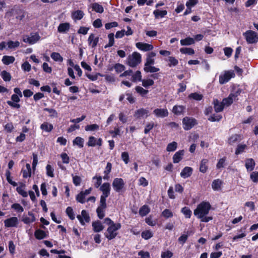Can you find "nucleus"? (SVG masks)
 Here are the masks:
<instances>
[{
    "label": "nucleus",
    "mask_w": 258,
    "mask_h": 258,
    "mask_svg": "<svg viewBox=\"0 0 258 258\" xmlns=\"http://www.w3.org/2000/svg\"><path fill=\"white\" fill-rule=\"evenodd\" d=\"M121 226V224L119 223H116L113 226H109L107 229V233L104 234L105 237L109 240L115 238L117 235L116 231L119 230Z\"/></svg>",
    "instance_id": "nucleus-4"
},
{
    "label": "nucleus",
    "mask_w": 258,
    "mask_h": 258,
    "mask_svg": "<svg viewBox=\"0 0 258 258\" xmlns=\"http://www.w3.org/2000/svg\"><path fill=\"white\" fill-rule=\"evenodd\" d=\"M85 197L84 193L81 191L77 195L76 201L81 204H84L85 203Z\"/></svg>",
    "instance_id": "nucleus-59"
},
{
    "label": "nucleus",
    "mask_w": 258,
    "mask_h": 258,
    "mask_svg": "<svg viewBox=\"0 0 258 258\" xmlns=\"http://www.w3.org/2000/svg\"><path fill=\"white\" fill-rule=\"evenodd\" d=\"M105 209L106 208H102L100 207H97L96 209L97 216L100 219H102L104 218L105 216Z\"/></svg>",
    "instance_id": "nucleus-57"
},
{
    "label": "nucleus",
    "mask_w": 258,
    "mask_h": 258,
    "mask_svg": "<svg viewBox=\"0 0 258 258\" xmlns=\"http://www.w3.org/2000/svg\"><path fill=\"white\" fill-rule=\"evenodd\" d=\"M213 104L215 112H220L223 111L224 106L222 102H220L217 99H214L213 101Z\"/></svg>",
    "instance_id": "nucleus-22"
},
{
    "label": "nucleus",
    "mask_w": 258,
    "mask_h": 258,
    "mask_svg": "<svg viewBox=\"0 0 258 258\" xmlns=\"http://www.w3.org/2000/svg\"><path fill=\"white\" fill-rule=\"evenodd\" d=\"M88 42L89 45H91L92 48H94L99 42V37H95V35L91 33L89 36Z\"/></svg>",
    "instance_id": "nucleus-20"
},
{
    "label": "nucleus",
    "mask_w": 258,
    "mask_h": 258,
    "mask_svg": "<svg viewBox=\"0 0 258 258\" xmlns=\"http://www.w3.org/2000/svg\"><path fill=\"white\" fill-rule=\"evenodd\" d=\"M211 208V205L209 202L203 201L194 210V214L197 218H202L209 213Z\"/></svg>",
    "instance_id": "nucleus-1"
},
{
    "label": "nucleus",
    "mask_w": 258,
    "mask_h": 258,
    "mask_svg": "<svg viewBox=\"0 0 258 258\" xmlns=\"http://www.w3.org/2000/svg\"><path fill=\"white\" fill-rule=\"evenodd\" d=\"M144 70L146 73H156L159 72L160 69L158 68L150 65L147 67H144Z\"/></svg>",
    "instance_id": "nucleus-47"
},
{
    "label": "nucleus",
    "mask_w": 258,
    "mask_h": 258,
    "mask_svg": "<svg viewBox=\"0 0 258 258\" xmlns=\"http://www.w3.org/2000/svg\"><path fill=\"white\" fill-rule=\"evenodd\" d=\"M50 56L55 61L62 62L63 61V57L58 52H53L51 53Z\"/></svg>",
    "instance_id": "nucleus-41"
},
{
    "label": "nucleus",
    "mask_w": 258,
    "mask_h": 258,
    "mask_svg": "<svg viewBox=\"0 0 258 258\" xmlns=\"http://www.w3.org/2000/svg\"><path fill=\"white\" fill-rule=\"evenodd\" d=\"M132 81L134 82L142 81V75L140 71H136L135 74L132 75Z\"/></svg>",
    "instance_id": "nucleus-49"
},
{
    "label": "nucleus",
    "mask_w": 258,
    "mask_h": 258,
    "mask_svg": "<svg viewBox=\"0 0 258 258\" xmlns=\"http://www.w3.org/2000/svg\"><path fill=\"white\" fill-rule=\"evenodd\" d=\"M96 139L93 136H90L88 138V142L87 143V145L89 147H95L96 146Z\"/></svg>",
    "instance_id": "nucleus-64"
},
{
    "label": "nucleus",
    "mask_w": 258,
    "mask_h": 258,
    "mask_svg": "<svg viewBox=\"0 0 258 258\" xmlns=\"http://www.w3.org/2000/svg\"><path fill=\"white\" fill-rule=\"evenodd\" d=\"M45 111H47L49 113V117H57L58 116V113L53 108H45L44 109Z\"/></svg>",
    "instance_id": "nucleus-52"
},
{
    "label": "nucleus",
    "mask_w": 258,
    "mask_h": 258,
    "mask_svg": "<svg viewBox=\"0 0 258 258\" xmlns=\"http://www.w3.org/2000/svg\"><path fill=\"white\" fill-rule=\"evenodd\" d=\"M35 237L38 240H41L46 237L45 232L41 229H37L34 232Z\"/></svg>",
    "instance_id": "nucleus-31"
},
{
    "label": "nucleus",
    "mask_w": 258,
    "mask_h": 258,
    "mask_svg": "<svg viewBox=\"0 0 258 258\" xmlns=\"http://www.w3.org/2000/svg\"><path fill=\"white\" fill-rule=\"evenodd\" d=\"M46 174L48 176L50 177H53L54 176L53 171L54 169L49 164H47L46 167Z\"/></svg>",
    "instance_id": "nucleus-62"
},
{
    "label": "nucleus",
    "mask_w": 258,
    "mask_h": 258,
    "mask_svg": "<svg viewBox=\"0 0 258 258\" xmlns=\"http://www.w3.org/2000/svg\"><path fill=\"white\" fill-rule=\"evenodd\" d=\"M40 39V36L38 33H31L30 36L27 38H24L23 41L25 42L28 43L30 44H34Z\"/></svg>",
    "instance_id": "nucleus-8"
},
{
    "label": "nucleus",
    "mask_w": 258,
    "mask_h": 258,
    "mask_svg": "<svg viewBox=\"0 0 258 258\" xmlns=\"http://www.w3.org/2000/svg\"><path fill=\"white\" fill-rule=\"evenodd\" d=\"M84 16V12L81 10H77L72 13V18L74 20H80L83 18Z\"/></svg>",
    "instance_id": "nucleus-34"
},
{
    "label": "nucleus",
    "mask_w": 258,
    "mask_h": 258,
    "mask_svg": "<svg viewBox=\"0 0 258 258\" xmlns=\"http://www.w3.org/2000/svg\"><path fill=\"white\" fill-rule=\"evenodd\" d=\"M181 212L184 215L185 218H190L192 215V211L187 207H184L181 210Z\"/></svg>",
    "instance_id": "nucleus-40"
},
{
    "label": "nucleus",
    "mask_w": 258,
    "mask_h": 258,
    "mask_svg": "<svg viewBox=\"0 0 258 258\" xmlns=\"http://www.w3.org/2000/svg\"><path fill=\"white\" fill-rule=\"evenodd\" d=\"M161 215L166 219L171 218L173 217V213L168 209H166L161 213Z\"/></svg>",
    "instance_id": "nucleus-56"
},
{
    "label": "nucleus",
    "mask_w": 258,
    "mask_h": 258,
    "mask_svg": "<svg viewBox=\"0 0 258 258\" xmlns=\"http://www.w3.org/2000/svg\"><path fill=\"white\" fill-rule=\"evenodd\" d=\"M114 69H115V71L117 73H121L122 71H124L125 70V67L124 65L117 63L114 64Z\"/></svg>",
    "instance_id": "nucleus-63"
},
{
    "label": "nucleus",
    "mask_w": 258,
    "mask_h": 258,
    "mask_svg": "<svg viewBox=\"0 0 258 258\" xmlns=\"http://www.w3.org/2000/svg\"><path fill=\"white\" fill-rule=\"evenodd\" d=\"M222 181L220 179H216L214 180L212 183V187L215 191L220 190Z\"/></svg>",
    "instance_id": "nucleus-28"
},
{
    "label": "nucleus",
    "mask_w": 258,
    "mask_h": 258,
    "mask_svg": "<svg viewBox=\"0 0 258 258\" xmlns=\"http://www.w3.org/2000/svg\"><path fill=\"white\" fill-rule=\"evenodd\" d=\"M247 146L245 144H239L235 152L236 155H239L244 152V150L246 148Z\"/></svg>",
    "instance_id": "nucleus-55"
},
{
    "label": "nucleus",
    "mask_w": 258,
    "mask_h": 258,
    "mask_svg": "<svg viewBox=\"0 0 258 258\" xmlns=\"http://www.w3.org/2000/svg\"><path fill=\"white\" fill-rule=\"evenodd\" d=\"M6 176L8 182L10 184L12 185L13 186H16L17 185V183L15 181H13L12 179H11V172L9 170H7L6 172Z\"/></svg>",
    "instance_id": "nucleus-54"
},
{
    "label": "nucleus",
    "mask_w": 258,
    "mask_h": 258,
    "mask_svg": "<svg viewBox=\"0 0 258 258\" xmlns=\"http://www.w3.org/2000/svg\"><path fill=\"white\" fill-rule=\"evenodd\" d=\"M112 169V164L110 162H107L105 169L104 171V176L103 179L104 180H108L109 178V174L111 172Z\"/></svg>",
    "instance_id": "nucleus-33"
},
{
    "label": "nucleus",
    "mask_w": 258,
    "mask_h": 258,
    "mask_svg": "<svg viewBox=\"0 0 258 258\" xmlns=\"http://www.w3.org/2000/svg\"><path fill=\"white\" fill-rule=\"evenodd\" d=\"M84 139L80 137H77L73 141L74 145H77L79 148H82L84 146Z\"/></svg>",
    "instance_id": "nucleus-36"
},
{
    "label": "nucleus",
    "mask_w": 258,
    "mask_h": 258,
    "mask_svg": "<svg viewBox=\"0 0 258 258\" xmlns=\"http://www.w3.org/2000/svg\"><path fill=\"white\" fill-rule=\"evenodd\" d=\"M153 113L158 117H165L168 115V111L166 108H156L153 111Z\"/></svg>",
    "instance_id": "nucleus-13"
},
{
    "label": "nucleus",
    "mask_w": 258,
    "mask_h": 258,
    "mask_svg": "<svg viewBox=\"0 0 258 258\" xmlns=\"http://www.w3.org/2000/svg\"><path fill=\"white\" fill-rule=\"evenodd\" d=\"M180 52L182 54H187L192 55L195 53L194 50L191 48L182 47L180 49Z\"/></svg>",
    "instance_id": "nucleus-48"
},
{
    "label": "nucleus",
    "mask_w": 258,
    "mask_h": 258,
    "mask_svg": "<svg viewBox=\"0 0 258 258\" xmlns=\"http://www.w3.org/2000/svg\"><path fill=\"white\" fill-rule=\"evenodd\" d=\"M168 61L169 62L168 63L169 67H174L178 64V60L173 56H169Z\"/></svg>",
    "instance_id": "nucleus-58"
},
{
    "label": "nucleus",
    "mask_w": 258,
    "mask_h": 258,
    "mask_svg": "<svg viewBox=\"0 0 258 258\" xmlns=\"http://www.w3.org/2000/svg\"><path fill=\"white\" fill-rule=\"evenodd\" d=\"M11 208L12 209H13L15 210H16L18 213H22L24 211V209L23 207L20 204L18 203L13 204L11 206Z\"/></svg>",
    "instance_id": "nucleus-61"
},
{
    "label": "nucleus",
    "mask_w": 258,
    "mask_h": 258,
    "mask_svg": "<svg viewBox=\"0 0 258 258\" xmlns=\"http://www.w3.org/2000/svg\"><path fill=\"white\" fill-rule=\"evenodd\" d=\"M255 165V161L252 158L246 159L245 166L247 171H252L254 169Z\"/></svg>",
    "instance_id": "nucleus-15"
},
{
    "label": "nucleus",
    "mask_w": 258,
    "mask_h": 258,
    "mask_svg": "<svg viewBox=\"0 0 258 258\" xmlns=\"http://www.w3.org/2000/svg\"><path fill=\"white\" fill-rule=\"evenodd\" d=\"M8 49H14L18 47L20 45V42L18 41H13L9 40L7 42Z\"/></svg>",
    "instance_id": "nucleus-46"
},
{
    "label": "nucleus",
    "mask_w": 258,
    "mask_h": 258,
    "mask_svg": "<svg viewBox=\"0 0 258 258\" xmlns=\"http://www.w3.org/2000/svg\"><path fill=\"white\" fill-rule=\"evenodd\" d=\"M70 29V24L69 23H60L57 27V31L60 33H67Z\"/></svg>",
    "instance_id": "nucleus-18"
},
{
    "label": "nucleus",
    "mask_w": 258,
    "mask_h": 258,
    "mask_svg": "<svg viewBox=\"0 0 258 258\" xmlns=\"http://www.w3.org/2000/svg\"><path fill=\"white\" fill-rule=\"evenodd\" d=\"M40 128L43 131L49 133L53 129V126L51 123H49L48 122H44L41 124Z\"/></svg>",
    "instance_id": "nucleus-25"
},
{
    "label": "nucleus",
    "mask_w": 258,
    "mask_h": 258,
    "mask_svg": "<svg viewBox=\"0 0 258 258\" xmlns=\"http://www.w3.org/2000/svg\"><path fill=\"white\" fill-rule=\"evenodd\" d=\"M242 91V89L239 87V86H233L232 88V92L230 93V95L235 99H237V97L240 95Z\"/></svg>",
    "instance_id": "nucleus-24"
},
{
    "label": "nucleus",
    "mask_w": 258,
    "mask_h": 258,
    "mask_svg": "<svg viewBox=\"0 0 258 258\" xmlns=\"http://www.w3.org/2000/svg\"><path fill=\"white\" fill-rule=\"evenodd\" d=\"M153 14L155 19H159L160 18L164 17L167 14V12L166 10H159L156 9L154 11Z\"/></svg>",
    "instance_id": "nucleus-30"
},
{
    "label": "nucleus",
    "mask_w": 258,
    "mask_h": 258,
    "mask_svg": "<svg viewBox=\"0 0 258 258\" xmlns=\"http://www.w3.org/2000/svg\"><path fill=\"white\" fill-rule=\"evenodd\" d=\"M142 61L141 55L137 52H134L132 55H129L127 57V62L126 64L131 67H136L141 63Z\"/></svg>",
    "instance_id": "nucleus-2"
},
{
    "label": "nucleus",
    "mask_w": 258,
    "mask_h": 258,
    "mask_svg": "<svg viewBox=\"0 0 258 258\" xmlns=\"http://www.w3.org/2000/svg\"><path fill=\"white\" fill-rule=\"evenodd\" d=\"M28 214L31 218H30L28 217H23L22 220L25 224H29L30 223L34 222L36 221L35 215L33 213L31 212H28Z\"/></svg>",
    "instance_id": "nucleus-26"
},
{
    "label": "nucleus",
    "mask_w": 258,
    "mask_h": 258,
    "mask_svg": "<svg viewBox=\"0 0 258 258\" xmlns=\"http://www.w3.org/2000/svg\"><path fill=\"white\" fill-rule=\"evenodd\" d=\"M149 111L144 108H141L137 110L134 114V116L137 118H140L141 117L144 116L145 115L148 116Z\"/></svg>",
    "instance_id": "nucleus-27"
},
{
    "label": "nucleus",
    "mask_w": 258,
    "mask_h": 258,
    "mask_svg": "<svg viewBox=\"0 0 258 258\" xmlns=\"http://www.w3.org/2000/svg\"><path fill=\"white\" fill-rule=\"evenodd\" d=\"M136 46L139 49L144 51L151 50L154 48L152 44L143 42H137Z\"/></svg>",
    "instance_id": "nucleus-11"
},
{
    "label": "nucleus",
    "mask_w": 258,
    "mask_h": 258,
    "mask_svg": "<svg viewBox=\"0 0 258 258\" xmlns=\"http://www.w3.org/2000/svg\"><path fill=\"white\" fill-rule=\"evenodd\" d=\"M114 34L113 33H109L108 35V38L109 39L108 43L104 46L105 48L112 46L114 44Z\"/></svg>",
    "instance_id": "nucleus-42"
},
{
    "label": "nucleus",
    "mask_w": 258,
    "mask_h": 258,
    "mask_svg": "<svg viewBox=\"0 0 258 258\" xmlns=\"http://www.w3.org/2000/svg\"><path fill=\"white\" fill-rule=\"evenodd\" d=\"M195 43V40L194 38L190 37L185 38V39L180 40V44L181 45H190Z\"/></svg>",
    "instance_id": "nucleus-37"
},
{
    "label": "nucleus",
    "mask_w": 258,
    "mask_h": 258,
    "mask_svg": "<svg viewBox=\"0 0 258 258\" xmlns=\"http://www.w3.org/2000/svg\"><path fill=\"white\" fill-rule=\"evenodd\" d=\"M100 190L102 191L101 195L109 196L110 194V185L108 182H105L103 183L99 188Z\"/></svg>",
    "instance_id": "nucleus-12"
},
{
    "label": "nucleus",
    "mask_w": 258,
    "mask_h": 258,
    "mask_svg": "<svg viewBox=\"0 0 258 258\" xmlns=\"http://www.w3.org/2000/svg\"><path fill=\"white\" fill-rule=\"evenodd\" d=\"M99 126L97 124H88L85 127V130L87 132H93L98 130Z\"/></svg>",
    "instance_id": "nucleus-43"
},
{
    "label": "nucleus",
    "mask_w": 258,
    "mask_h": 258,
    "mask_svg": "<svg viewBox=\"0 0 258 258\" xmlns=\"http://www.w3.org/2000/svg\"><path fill=\"white\" fill-rule=\"evenodd\" d=\"M112 187L117 192H120L124 188L125 183L121 178H115L112 182Z\"/></svg>",
    "instance_id": "nucleus-6"
},
{
    "label": "nucleus",
    "mask_w": 258,
    "mask_h": 258,
    "mask_svg": "<svg viewBox=\"0 0 258 258\" xmlns=\"http://www.w3.org/2000/svg\"><path fill=\"white\" fill-rule=\"evenodd\" d=\"M193 172V169L191 167L186 166L180 172V176L183 178H186L190 177Z\"/></svg>",
    "instance_id": "nucleus-17"
},
{
    "label": "nucleus",
    "mask_w": 258,
    "mask_h": 258,
    "mask_svg": "<svg viewBox=\"0 0 258 258\" xmlns=\"http://www.w3.org/2000/svg\"><path fill=\"white\" fill-rule=\"evenodd\" d=\"M156 56V53L150 52L148 53L144 67H147L154 64L155 60L154 57Z\"/></svg>",
    "instance_id": "nucleus-14"
},
{
    "label": "nucleus",
    "mask_w": 258,
    "mask_h": 258,
    "mask_svg": "<svg viewBox=\"0 0 258 258\" xmlns=\"http://www.w3.org/2000/svg\"><path fill=\"white\" fill-rule=\"evenodd\" d=\"M185 107L183 105H175L173 107L172 111L176 115L182 114L185 111Z\"/></svg>",
    "instance_id": "nucleus-19"
},
{
    "label": "nucleus",
    "mask_w": 258,
    "mask_h": 258,
    "mask_svg": "<svg viewBox=\"0 0 258 258\" xmlns=\"http://www.w3.org/2000/svg\"><path fill=\"white\" fill-rule=\"evenodd\" d=\"M26 169H22V172L23 173V178H26L28 177H31V169L30 164L29 163H27L26 164Z\"/></svg>",
    "instance_id": "nucleus-35"
},
{
    "label": "nucleus",
    "mask_w": 258,
    "mask_h": 258,
    "mask_svg": "<svg viewBox=\"0 0 258 258\" xmlns=\"http://www.w3.org/2000/svg\"><path fill=\"white\" fill-rule=\"evenodd\" d=\"M1 76L5 82L10 81L12 78L10 73L5 70L1 72Z\"/></svg>",
    "instance_id": "nucleus-45"
},
{
    "label": "nucleus",
    "mask_w": 258,
    "mask_h": 258,
    "mask_svg": "<svg viewBox=\"0 0 258 258\" xmlns=\"http://www.w3.org/2000/svg\"><path fill=\"white\" fill-rule=\"evenodd\" d=\"M15 60V58L13 56L4 55L2 59V61L5 65H9L13 63Z\"/></svg>",
    "instance_id": "nucleus-32"
},
{
    "label": "nucleus",
    "mask_w": 258,
    "mask_h": 258,
    "mask_svg": "<svg viewBox=\"0 0 258 258\" xmlns=\"http://www.w3.org/2000/svg\"><path fill=\"white\" fill-rule=\"evenodd\" d=\"M234 100L235 99L229 94L228 97L224 98L222 100V102L224 107L225 106H228L233 103Z\"/></svg>",
    "instance_id": "nucleus-38"
},
{
    "label": "nucleus",
    "mask_w": 258,
    "mask_h": 258,
    "mask_svg": "<svg viewBox=\"0 0 258 258\" xmlns=\"http://www.w3.org/2000/svg\"><path fill=\"white\" fill-rule=\"evenodd\" d=\"M150 212V208L147 205L142 206L139 209V214L141 216L144 217L146 216Z\"/></svg>",
    "instance_id": "nucleus-29"
},
{
    "label": "nucleus",
    "mask_w": 258,
    "mask_h": 258,
    "mask_svg": "<svg viewBox=\"0 0 258 258\" xmlns=\"http://www.w3.org/2000/svg\"><path fill=\"white\" fill-rule=\"evenodd\" d=\"M20 97L16 94H13L11 96L12 101L8 100L7 103L11 107L14 108H20L21 106L18 103L20 101Z\"/></svg>",
    "instance_id": "nucleus-7"
},
{
    "label": "nucleus",
    "mask_w": 258,
    "mask_h": 258,
    "mask_svg": "<svg viewBox=\"0 0 258 258\" xmlns=\"http://www.w3.org/2000/svg\"><path fill=\"white\" fill-rule=\"evenodd\" d=\"M141 235L142 238L146 240L151 238L153 236L152 233L150 230H145L143 231Z\"/></svg>",
    "instance_id": "nucleus-60"
},
{
    "label": "nucleus",
    "mask_w": 258,
    "mask_h": 258,
    "mask_svg": "<svg viewBox=\"0 0 258 258\" xmlns=\"http://www.w3.org/2000/svg\"><path fill=\"white\" fill-rule=\"evenodd\" d=\"M222 118V116L220 114H213L210 116L208 119L210 121L214 122L220 121Z\"/></svg>",
    "instance_id": "nucleus-53"
},
{
    "label": "nucleus",
    "mask_w": 258,
    "mask_h": 258,
    "mask_svg": "<svg viewBox=\"0 0 258 258\" xmlns=\"http://www.w3.org/2000/svg\"><path fill=\"white\" fill-rule=\"evenodd\" d=\"M184 154V150H181L176 152L173 156V162L174 163H179L183 158V156Z\"/></svg>",
    "instance_id": "nucleus-16"
},
{
    "label": "nucleus",
    "mask_w": 258,
    "mask_h": 258,
    "mask_svg": "<svg viewBox=\"0 0 258 258\" xmlns=\"http://www.w3.org/2000/svg\"><path fill=\"white\" fill-rule=\"evenodd\" d=\"M177 148V143L176 142H172L168 144L166 147V151L168 152H173L176 150Z\"/></svg>",
    "instance_id": "nucleus-44"
},
{
    "label": "nucleus",
    "mask_w": 258,
    "mask_h": 258,
    "mask_svg": "<svg viewBox=\"0 0 258 258\" xmlns=\"http://www.w3.org/2000/svg\"><path fill=\"white\" fill-rule=\"evenodd\" d=\"M243 35L248 44L255 43L258 41V36L254 31L248 30L243 33Z\"/></svg>",
    "instance_id": "nucleus-5"
},
{
    "label": "nucleus",
    "mask_w": 258,
    "mask_h": 258,
    "mask_svg": "<svg viewBox=\"0 0 258 258\" xmlns=\"http://www.w3.org/2000/svg\"><path fill=\"white\" fill-rule=\"evenodd\" d=\"M183 128L185 131L191 130L198 124L197 120L192 117L185 116L182 119Z\"/></svg>",
    "instance_id": "nucleus-3"
},
{
    "label": "nucleus",
    "mask_w": 258,
    "mask_h": 258,
    "mask_svg": "<svg viewBox=\"0 0 258 258\" xmlns=\"http://www.w3.org/2000/svg\"><path fill=\"white\" fill-rule=\"evenodd\" d=\"M92 225L93 227V229L95 232H99L103 230L104 229V226L102 224L101 222L97 220L96 221L93 222L92 223Z\"/></svg>",
    "instance_id": "nucleus-23"
},
{
    "label": "nucleus",
    "mask_w": 258,
    "mask_h": 258,
    "mask_svg": "<svg viewBox=\"0 0 258 258\" xmlns=\"http://www.w3.org/2000/svg\"><path fill=\"white\" fill-rule=\"evenodd\" d=\"M108 197V196L101 195L99 205L98 206V207L102 208H107L106 198Z\"/></svg>",
    "instance_id": "nucleus-50"
},
{
    "label": "nucleus",
    "mask_w": 258,
    "mask_h": 258,
    "mask_svg": "<svg viewBox=\"0 0 258 258\" xmlns=\"http://www.w3.org/2000/svg\"><path fill=\"white\" fill-rule=\"evenodd\" d=\"M209 160L208 159H203L200 164L199 170L203 173H205L208 170Z\"/></svg>",
    "instance_id": "nucleus-21"
},
{
    "label": "nucleus",
    "mask_w": 258,
    "mask_h": 258,
    "mask_svg": "<svg viewBox=\"0 0 258 258\" xmlns=\"http://www.w3.org/2000/svg\"><path fill=\"white\" fill-rule=\"evenodd\" d=\"M66 212L71 220H73L75 219V215L73 209L71 207H67L66 210Z\"/></svg>",
    "instance_id": "nucleus-51"
},
{
    "label": "nucleus",
    "mask_w": 258,
    "mask_h": 258,
    "mask_svg": "<svg viewBox=\"0 0 258 258\" xmlns=\"http://www.w3.org/2000/svg\"><path fill=\"white\" fill-rule=\"evenodd\" d=\"M92 8L93 10L96 13H102L104 12V9L102 6L97 3L92 4Z\"/></svg>",
    "instance_id": "nucleus-39"
},
{
    "label": "nucleus",
    "mask_w": 258,
    "mask_h": 258,
    "mask_svg": "<svg viewBox=\"0 0 258 258\" xmlns=\"http://www.w3.org/2000/svg\"><path fill=\"white\" fill-rule=\"evenodd\" d=\"M234 76V73L229 71L225 72L224 75H221L219 76V83L224 84L228 82Z\"/></svg>",
    "instance_id": "nucleus-9"
},
{
    "label": "nucleus",
    "mask_w": 258,
    "mask_h": 258,
    "mask_svg": "<svg viewBox=\"0 0 258 258\" xmlns=\"http://www.w3.org/2000/svg\"><path fill=\"white\" fill-rule=\"evenodd\" d=\"M5 226L6 227H17L18 224V219L16 217L8 218L4 221Z\"/></svg>",
    "instance_id": "nucleus-10"
}]
</instances>
